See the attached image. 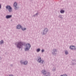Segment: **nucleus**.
I'll return each mask as SVG.
<instances>
[{
    "instance_id": "nucleus-1",
    "label": "nucleus",
    "mask_w": 76,
    "mask_h": 76,
    "mask_svg": "<svg viewBox=\"0 0 76 76\" xmlns=\"http://www.w3.org/2000/svg\"><path fill=\"white\" fill-rule=\"evenodd\" d=\"M6 9L8 10V11L9 12H11L12 11V8L10 6H7L6 7Z\"/></svg>"
},
{
    "instance_id": "nucleus-4",
    "label": "nucleus",
    "mask_w": 76,
    "mask_h": 76,
    "mask_svg": "<svg viewBox=\"0 0 76 76\" xmlns=\"http://www.w3.org/2000/svg\"><path fill=\"white\" fill-rule=\"evenodd\" d=\"M38 61L39 63H41V62L42 64L44 63V61L42 60H41V57H39V58L38 59Z\"/></svg>"
},
{
    "instance_id": "nucleus-14",
    "label": "nucleus",
    "mask_w": 76,
    "mask_h": 76,
    "mask_svg": "<svg viewBox=\"0 0 76 76\" xmlns=\"http://www.w3.org/2000/svg\"><path fill=\"white\" fill-rule=\"evenodd\" d=\"M3 41L1 40V42H0V44H3Z\"/></svg>"
},
{
    "instance_id": "nucleus-15",
    "label": "nucleus",
    "mask_w": 76,
    "mask_h": 76,
    "mask_svg": "<svg viewBox=\"0 0 76 76\" xmlns=\"http://www.w3.org/2000/svg\"><path fill=\"white\" fill-rule=\"evenodd\" d=\"M40 51V49H37V52H39Z\"/></svg>"
},
{
    "instance_id": "nucleus-10",
    "label": "nucleus",
    "mask_w": 76,
    "mask_h": 76,
    "mask_svg": "<svg viewBox=\"0 0 76 76\" xmlns=\"http://www.w3.org/2000/svg\"><path fill=\"white\" fill-rule=\"evenodd\" d=\"M60 12L61 13H64V11L62 10H61Z\"/></svg>"
},
{
    "instance_id": "nucleus-3",
    "label": "nucleus",
    "mask_w": 76,
    "mask_h": 76,
    "mask_svg": "<svg viewBox=\"0 0 76 76\" xmlns=\"http://www.w3.org/2000/svg\"><path fill=\"white\" fill-rule=\"evenodd\" d=\"M26 48L25 49V51H27V50H28L29 49V48H30L31 47V45L29 44H27L26 45Z\"/></svg>"
},
{
    "instance_id": "nucleus-16",
    "label": "nucleus",
    "mask_w": 76,
    "mask_h": 76,
    "mask_svg": "<svg viewBox=\"0 0 76 76\" xmlns=\"http://www.w3.org/2000/svg\"><path fill=\"white\" fill-rule=\"evenodd\" d=\"M53 52H54V53H55V52H57V50H56V49H53Z\"/></svg>"
},
{
    "instance_id": "nucleus-19",
    "label": "nucleus",
    "mask_w": 76,
    "mask_h": 76,
    "mask_svg": "<svg viewBox=\"0 0 76 76\" xmlns=\"http://www.w3.org/2000/svg\"><path fill=\"white\" fill-rule=\"evenodd\" d=\"M42 52H44V50H42Z\"/></svg>"
},
{
    "instance_id": "nucleus-5",
    "label": "nucleus",
    "mask_w": 76,
    "mask_h": 76,
    "mask_svg": "<svg viewBox=\"0 0 76 76\" xmlns=\"http://www.w3.org/2000/svg\"><path fill=\"white\" fill-rule=\"evenodd\" d=\"M14 7H15V9H18V7H17V3L15 2L13 4Z\"/></svg>"
},
{
    "instance_id": "nucleus-11",
    "label": "nucleus",
    "mask_w": 76,
    "mask_h": 76,
    "mask_svg": "<svg viewBox=\"0 0 76 76\" xmlns=\"http://www.w3.org/2000/svg\"><path fill=\"white\" fill-rule=\"evenodd\" d=\"M27 64H28V61H25L24 62V64L26 65Z\"/></svg>"
},
{
    "instance_id": "nucleus-21",
    "label": "nucleus",
    "mask_w": 76,
    "mask_h": 76,
    "mask_svg": "<svg viewBox=\"0 0 76 76\" xmlns=\"http://www.w3.org/2000/svg\"><path fill=\"white\" fill-rule=\"evenodd\" d=\"M1 8V4H0V9Z\"/></svg>"
},
{
    "instance_id": "nucleus-6",
    "label": "nucleus",
    "mask_w": 76,
    "mask_h": 76,
    "mask_svg": "<svg viewBox=\"0 0 76 76\" xmlns=\"http://www.w3.org/2000/svg\"><path fill=\"white\" fill-rule=\"evenodd\" d=\"M70 48L71 50H76V49H75V47L74 46H70Z\"/></svg>"
},
{
    "instance_id": "nucleus-7",
    "label": "nucleus",
    "mask_w": 76,
    "mask_h": 76,
    "mask_svg": "<svg viewBox=\"0 0 76 76\" xmlns=\"http://www.w3.org/2000/svg\"><path fill=\"white\" fill-rule=\"evenodd\" d=\"M12 17L11 15H7L6 16V18L7 19H9V18H10Z\"/></svg>"
},
{
    "instance_id": "nucleus-9",
    "label": "nucleus",
    "mask_w": 76,
    "mask_h": 76,
    "mask_svg": "<svg viewBox=\"0 0 76 76\" xmlns=\"http://www.w3.org/2000/svg\"><path fill=\"white\" fill-rule=\"evenodd\" d=\"M21 28V26L20 25H18L17 26V29H20Z\"/></svg>"
},
{
    "instance_id": "nucleus-18",
    "label": "nucleus",
    "mask_w": 76,
    "mask_h": 76,
    "mask_svg": "<svg viewBox=\"0 0 76 76\" xmlns=\"http://www.w3.org/2000/svg\"><path fill=\"white\" fill-rule=\"evenodd\" d=\"M65 54H68V52L67 51H65Z\"/></svg>"
},
{
    "instance_id": "nucleus-20",
    "label": "nucleus",
    "mask_w": 76,
    "mask_h": 76,
    "mask_svg": "<svg viewBox=\"0 0 76 76\" xmlns=\"http://www.w3.org/2000/svg\"><path fill=\"white\" fill-rule=\"evenodd\" d=\"M63 76H67V75H63Z\"/></svg>"
},
{
    "instance_id": "nucleus-12",
    "label": "nucleus",
    "mask_w": 76,
    "mask_h": 76,
    "mask_svg": "<svg viewBox=\"0 0 76 76\" xmlns=\"http://www.w3.org/2000/svg\"><path fill=\"white\" fill-rule=\"evenodd\" d=\"M48 31V29L47 28H46L45 29V30H44V32H47Z\"/></svg>"
},
{
    "instance_id": "nucleus-8",
    "label": "nucleus",
    "mask_w": 76,
    "mask_h": 76,
    "mask_svg": "<svg viewBox=\"0 0 76 76\" xmlns=\"http://www.w3.org/2000/svg\"><path fill=\"white\" fill-rule=\"evenodd\" d=\"M42 73L44 74V75H45L46 74V71L45 70H44L42 72Z\"/></svg>"
},
{
    "instance_id": "nucleus-17",
    "label": "nucleus",
    "mask_w": 76,
    "mask_h": 76,
    "mask_svg": "<svg viewBox=\"0 0 76 76\" xmlns=\"http://www.w3.org/2000/svg\"><path fill=\"white\" fill-rule=\"evenodd\" d=\"M48 75H44V76H50V73H48Z\"/></svg>"
},
{
    "instance_id": "nucleus-13",
    "label": "nucleus",
    "mask_w": 76,
    "mask_h": 76,
    "mask_svg": "<svg viewBox=\"0 0 76 76\" xmlns=\"http://www.w3.org/2000/svg\"><path fill=\"white\" fill-rule=\"evenodd\" d=\"M22 29L23 31H25V30L26 29V28H22Z\"/></svg>"
},
{
    "instance_id": "nucleus-2",
    "label": "nucleus",
    "mask_w": 76,
    "mask_h": 76,
    "mask_svg": "<svg viewBox=\"0 0 76 76\" xmlns=\"http://www.w3.org/2000/svg\"><path fill=\"white\" fill-rule=\"evenodd\" d=\"M22 45H23V43L22 42H19L18 43L17 47L19 48H20L21 47H22Z\"/></svg>"
}]
</instances>
